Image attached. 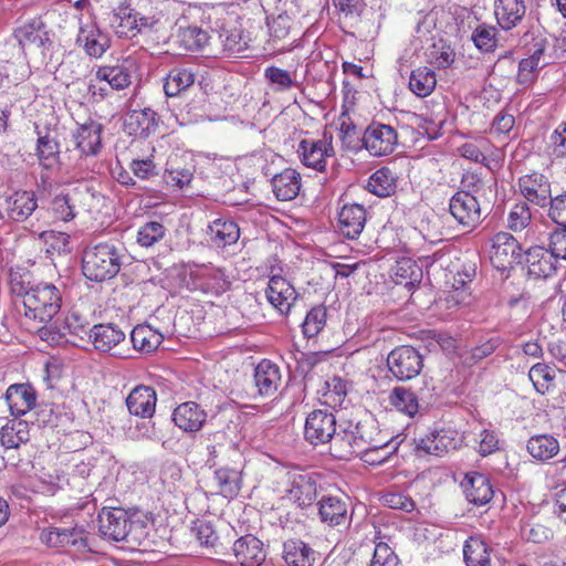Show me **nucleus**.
Masks as SVG:
<instances>
[{"label":"nucleus","mask_w":566,"mask_h":566,"mask_svg":"<svg viewBox=\"0 0 566 566\" xmlns=\"http://www.w3.org/2000/svg\"><path fill=\"white\" fill-rule=\"evenodd\" d=\"M97 521L101 536L109 541L140 546L148 539L149 524L138 517L134 518L124 509L104 507Z\"/></svg>","instance_id":"obj_1"},{"label":"nucleus","mask_w":566,"mask_h":566,"mask_svg":"<svg viewBox=\"0 0 566 566\" xmlns=\"http://www.w3.org/2000/svg\"><path fill=\"white\" fill-rule=\"evenodd\" d=\"M12 292L22 298L23 315L27 319L48 323L60 311L62 294L51 283H40L25 289L22 283H12Z\"/></svg>","instance_id":"obj_2"},{"label":"nucleus","mask_w":566,"mask_h":566,"mask_svg":"<svg viewBox=\"0 0 566 566\" xmlns=\"http://www.w3.org/2000/svg\"><path fill=\"white\" fill-rule=\"evenodd\" d=\"M376 433L377 424L373 419L361 420L352 430L345 431L342 437L335 438L331 449L338 459H349L355 455L360 457L369 464H381L388 459L389 452L378 459L370 457L369 444Z\"/></svg>","instance_id":"obj_3"},{"label":"nucleus","mask_w":566,"mask_h":566,"mask_svg":"<svg viewBox=\"0 0 566 566\" xmlns=\"http://www.w3.org/2000/svg\"><path fill=\"white\" fill-rule=\"evenodd\" d=\"M123 254L113 242L88 245L82 256V271L86 279L103 282L113 279L120 270Z\"/></svg>","instance_id":"obj_4"},{"label":"nucleus","mask_w":566,"mask_h":566,"mask_svg":"<svg viewBox=\"0 0 566 566\" xmlns=\"http://www.w3.org/2000/svg\"><path fill=\"white\" fill-rule=\"evenodd\" d=\"M91 329L88 318L74 307L67 312L63 321H55L41 332L45 340L56 343L64 340L77 345L78 340L90 337Z\"/></svg>","instance_id":"obj_5"},{"label":"nucleus","mask_w":566,"mask_h":566,"mask_svg":"<svg viewBox=\"0 0 566 566\" xmlns=\"http://www.w3.org/2000/svg\"><path fill=\"white\" fill-rule=\"evenodd\" d=\"M159 20L154 15H143L127 4H120L113 11L111 25L119 38L132 39L137 34L156 30Z\"/></svg>","instance_id":"obj_6"},{"label":"nucleus","mask_w":566,"mask_h":566,"mask_svg":"<svg viewBox=\"0 0 566 566\" xmlns=\"http://www.w3.org/2000/svg\"><path fill=\"white\" fill-rule=\"evenodd\" d=\"M462 442L463 437L458 430L446 427L436 429L419 439H415V451L419 457H443L460 448Z\"/></svg>","instance_id":"obj_7"},{"label":"nucleus","mask_w":566,"mask_h":566,"mask_svg":"<svg viewBox=\"0 0 566 566\" xmlns=\"http://www.w3.org/2000/svg\"><path fill=\"white\" fill-rule=\"evenodd\" d=\"M387 366L396 379L409 380L418 376L422 370L423 357L412 346H399L389 353Z\"/></svg>","instance_id":"obj_8"},{"label":"nucleus","mask_w":566,"mask_h":566,"mask_svg":"<svg viewBox=\"0 0 566 566\" xmlns=\"http://www.w3.org/2000/svg\"><path fill=\"white\" fill-rule=\"evenodd\" d=\"M297 154L306 167L317 171L325 170L327 158L335 156L332 133L324 130L319 139L307 138L301 140Z\"/></svg>","instance_id":"obj_9"},{"label":"nucleus","mask_w":566,"mask_h":566,"mask_svg":"<svg viewBox=\"0 0 566 566\" xmlns=\"http://www.w3.org/2000/svg\"><path fill=\"white\" fill-rule=\"evenodd\" d=\"M336 434V417L327 409H316L305 419L304 439L317 447L332 442Z\"/></svg>","instance_id":"obj_10"},{"label":"nucleus","mask_w":566,"mask_h":566,"mask_svg":"<svg viewBox=\"0 0 566 566\" xmlns=\"http://www.w3.org/2000/svg\"><path fill=\"white\" fill-rule=\"evenodd\" d=\"M397 144L398 134L390 125L373 122L364 130L361 148H365L371 156L390 155Z\"/></svg>","instance_id":"obj_11"},{"label":"nucleus","mask_w":566,"mask_h":566,"mask_svg":"<svg viewBox=\"0 0 566 566\" xmlns=\"http://www.w3.org/2000/svg\"><path fill=\"white\" fill-rule=\"evenodd\" d=\"M491 262L499 270L512 268L523 261L522 247L509 232H499L492 239Z\"/></svg>","instance_id":"obj_12"},{"label":"nucleus","mask_w":566,"mask_h":566,"mask_svg":"<svg viewBox=\"0 0 566 566\" xmlns=\"http://www.w3.org/2000/svg\"><path fill=\"white\" fill-rule=\"evenodd\" d=\"M75 43L90 57L99 59L109 49L111 40L91 18H81Z\"/></svg>","instance_id":"obj_13"},{"label":"nucleus","mask_w":566,"mask_h":566,"mask_svg":"<svg viewBox=\"0 0 566 566\" xmlns=\"http://www.w3.org/2000/svg\"><path fill=\"white\" fill-rule=\"evenodd\" d=\"M14 39L18 42L15 50L25 54L27 49H40L42 52L51 45L46 25L40 18L31 19L14 30Z\"/></svg>","instance_id":"obj_14"},{"label":"nucleus","mask_w":566,"mask_h":566,"mask_svg":"<svg viewBox=\"0 0 566 566\" xmlns=\"http://www.w3.org/2000/svg\"><path fill=\"white\" fill-rule=\"evenodd\" d=\"M452 217L464 228H475L481 220V208L476 198L469 191H458L449 202Z\"/></svg>","instance_id":"obj_15"},{"label":"nucleus","mask_w":566,"mask_h":566,"mask_svg":"<svg viewBox=\"0 0 566 566\" xmlns=\"http://www.w3.org/2000/svg\"><path fill=\"white\" fill-rule=\"evenodd\" d=\"M0 65L3 66L4 75L8 74L7 84L17 85L31 74L25 54L15 50V44L12 43H6L0 49Z\"/></svg>","instance_id":"obj_16"},{"label":"nucleus","mask_w":566,"mask_h":566,"mask_svg":"<svg viewBox=\"0 0 566 566\" xmlns=\"http://www.w3.org/2000/svg\"><path fill=\"white\" fill-rule=\"evenodd\" d=\"M265 294L270 304L282 315H287L297 300V293L293 285L279 275L270 279Z\"/></svg>","instance_id":"obj_17"},{"label":"nucleus","mask_w":566,"mask_h":566,"mask_svg":"<svg viewBox=\"0 0 566 566\" xmlns=\"http://www.w3.org/2000/svg\"><path fill=\"white\" fill-rule=\"evenodd\" d=\"M522 196L531 203L546 207L552 198L551 182L539 172L524 175L518 179Z\"/></svg>","instance_id":"obj_18"},{"label":"nucleus","mask_w":566,"mask_h":566,"mask_svg":"<svg viewBox=\"0 0 566 566\" xmlns=\"http://www.w3.org/2000/svg\"><path fill=\"white\" fill-rule=\"evenodd\" d=\"M82 192L78 189H62L52 195L46 210L54 221L69 222L76 217L77 201Z\"/></svg>","instance_id":"obj_19"},{"label":"nucleus","mask_w":566,"mask_h":566,"mask_svg":"<svg viewBox=\"0 0 566 566\" xmlns=\"http://www.w3.org/2000/svg\"><path fill=\"white\" fill-rule=\"evenodd\" d=\"M232 552L241 566H260L266 558L263 542L251 534L238 538L232 545Z\"/></svg>","instance_id":"obj_20"},{"label":"nucleus","mask_w":566,"mask_h":566,"mask_svg":"<svg viewBox=\"0 0 566 566\" xmlns=\"http://www.w3.org/2000/svg\"><path fill=\"white\" fill-rule=\"evenodd\" d=\"M135 62L126 59L115 65H102L95 72V78L99 83L107 85L115 91H120L132 84Z\"/></svg>","instance_id":"obj_21"},{"label":"nucleus","mask_w":566,"mask_h":566,"mask_svg":"<svg viewBox=\"0 0 566 566\" xmlns=\"http://www.w3.org/2000/svg\"><path fill=\"white\" fill-rule=\"evenodd\" d=\"M318 515L328 526L348 525L352 515L348 512V502L336 495H324L317 503Z\"/></svg>","instance_id":"obj_22"},{"label":"nucleus","mask_w":566,"mask_h":566,"mask_svg":"<svg viewBox=\"0 0 566 566\" xmlns=\"http://www.w3.org/2000/svg\"><path fill=\"white\" fill-rule=\"evenodd\" d=\"M2 208L8 219L23 222L38 208V200L34 192L20 190L7 196Z\"/></svg>","instance_id":"obj_23"},{"label":"nucleus","mask_w":566,"mask_h":566,"mask_svg":"<svg viewBox=\"0 0 566 566\" xmlns=\"http://www.w3.org/2000/svg\"><path fill=\"white\" fill-rule=\"evenodd\" d=\"M103 125L88 120L78 125L73 133L76 149L82 156H97L102 149Z\"/></svg>","instance_id":"obj_24"},{"label":"nucleus","mask_w":566,"mask_h":566,"mask_svg":"<svg viewBox=\"0 0 566 566\" xmlns=\"http://www.w3.org/2000/svg\"><path fill=\"white\" fill-rule=\"evenodd\" d=\"M525 259L528 275L535 280L549 277L556 272L558 260L551 248L532 247L526 251Z\"/></svg>","instance_id":"obj_25"},{"label":"nucleus","mask_w":566,"mask_h":566,"mask_svg":"<svg viewBox=\"0 0 566 566\" xmlns=\"http://www.w3.org/2000/svg\"><path fill=\"white\" fill-rule=\"evenodd\" d=\"M4 399L11 415L18 418L35 407L36 391L29 384H13L8 387Z\"/></svg>","instance_id":"obj_26"},{"label":"nucleus","mask_w":566,"mask_h":566,"mask_svg":"<svg viewBox=\"0 0 566 566\" xmlns=\"http://www.w3.org/2000/svg\"><path fill=\"white\" fill-rule=\"evenodd\" d=\"M157 394L150 386L139 385L126 398L128 412L139 418H151L156 410Z\"/></svg>","instance_id":"obj_27"},{"label":"nucleus","mask_w":566,"mask_h":566,"mask_svg":"<svg viewBox=\"0 0 566 566\" xmlns=\"http://www.w3.org/2000/svg\"><path fill=\"white\" fill-rule=\"evenodd\" d=\"M254 385L262 397H272L282 380L280 367L271 360H261L254 369Z\"/></svg>","instance_id":"obj_28"},{"label":"nucleus","mask_w":566,"mask_h":566,"mask_svg":"<svg viewBox=\"0 0 566 566\" xmlns=\"http://www.w3.org/2000/svg\"><path fill=\"white\" fill-rule=\"evenodd\" d=\"M206 419V411L195 401L180 403L172 412L175 424L185 432L199 431Z\"/></svg>","instance_id":"obj_29"},{"label":"nucleus","mask_w":566,"mask_h":566,"mask_svg":"<svg viewBox=\"0 0 566 566\" xmlns=\"http://www.w3.org/2000/svg\"><path fill=\"white\" fill-rule=\"evenodd\" d=\"M461 485L467 500L478 506L489 503L494 495L489 479L478 472L468 473Z\"/></svg>","instance_id":"obj_30"},{"label":"nucleus","mask_w":566,"mask_h":566,"mask_svg":"<svg viewBox=\"0 0 566 566\" xmlns=\"http://www.w3.org/2000/svg\"><path fill=\"white\" fill-rule=\"evenodd\" d=\"M38 139L35 147V156L40 166L45 169H54L60 164V144L53 132L46 130L42 133L39 126H35Z\"/></svg>","instance_id":"obj_31"},{"label":"nucleus","mask_w":566,"mask_h":566,"mask_svg":"<svg viewBox=\"0 0 566 566\" xmlns=\"http://www.w3.org/2000/svg\"><path fill=\"white\" fill-rule=\"evenodd\" d=\"M340 233L348 239H356L363 232L366 223V210L361 205L344 206L338 213Z\"/></svg>","instance_id":"obj_32"},{"label":"nucleus","mask_w":566,"mask_h":566,"mask_svg":"<svg viewBox=\"0 0 566 566\" xmlns=\"http://www.w3.org/2000/svg\"><path fill=\"white\" fill-rule=\"evenodd\" d=\"M526 13L525 0H495L494 14L499 25L509 31L517 27Z\"/></svg>","instance_id":"obj_33"},{"label":"nucleus","mask_w":566,"mask_h":566,"mask_svg":"<svg viewBox=\"0 0 566 566\" xmlns=\"http://www.w3.org/2000/svg\"><path fill=\"white\" fill-rule=\"evenodd\" d=\"M271 186L277 200H293L301 190V175L295 169L286 168L272 177Z\"/></svg>","instance_id":"obj_34"},{"label":"nucleus","mask_w":566,"mask_h":566,"mask_svg":"<svg viewBox=\"0 0 566 566\" xmlns=\"http://www.w3.org/2000/svg\"><path fill=\"white\" fill-rule=\"evenodd\" d=\"M129 135L148 137L157 127V114L151 108L130 111L125 118Z\"/></svg>","instance_id":"obj_35"},{"label":"nucleus","mask_w":566,"mask_h":566,"mask_svg":"<svg viewBox=\"0 0 566 566\" xmlns=\"http://www.w3.org/2000/svg\"><path fill=\"white\" fill-rule=\"evenodd\" d=\"M289 497L298 506L311 505L317 496V485L315 480L308 474H295L291 479Z\"/></svg>","instance_id":"obj_36"},{"label":"nucleus","mask_w":566,"mask_h":566,"mask_svg":"<svg viewBox=\"0 0 566 566\" xmlns=\"http://www.w3.org/2000/svg\"><path fill=\"white\" fill-rule=\"evenodd\" d=\"M210 241L218 248H224L238 242L240 229L234 221L218 218L208 227Z\"/></svg>","instance_id":"obj_37"},{"label":"nucleus","mask_w":566,"mask_h":566,"mask_svg":"<svg viewBox=\"0 0 566 566\" xmlns=\"http://www.w3.org/2000/svg\"><path fill=\"white\" fill-rule=\"evenodd\" d=\"M196 72L191 67L175 66L165 77L164 91L169 97L180 95L195 84Z\"/></svg>","instance_id":"obj_38"},{"label":"nucleus","mask_w":566,"mask_h":566,"mask_svg":"<svg viewBox=\"0 0 566 566\" xmlns=\"http://www.w3.org/2000/svg\"><path fill=\"white\" fill-rule=\"evenodd\" d=\"M90 339L99 352H109L125 339V333L113 324H99L93 326Z\"/></svg>","instance_id":"obj_39"},{"label":"nucleus","mask_w":566,"mask_h":566,"mask_svg":"<svg viewBox=\"0 0 566 566\" xmlns=\"http://www.w3.org/2000/svg\"><path fill=\"white\" fill-rule=\"evenodd\" d=\"M283 558L289 566H313L315 552L301 539H287L283 544Z\"/></svg>","instance_id":"obj_40"},{"label":"nucleus","mask_w":566,"mask_h":566,"mask_svg":"<svg viewBox=\"0 0 566 566\" xmlns=\"http://www.w3.org/2000/svg\"><path fill=\"white\" fill-rule=\"evenodd\" d=\"M130 340L136 350L151 353L163 343L164 335L149 324H139L133 328Z\"/></svg>","instance_id":"obj_41"},{"label":"nucleus","mask_w":566,"mask_h":566,"mask_svg":"<svg viewBox=\"0 0 566 566\" xmlns=\"http://www.w3.org/2000/svg\"><path fill=\"white\" fill-rule=\"evenodd\" d=\"M397 179V175L390 168L381 167L369 177L367 189L377 197H389L396 191Z\"/></svg>","instance_id":"obj_42"},{"label":"nucleus","mask_w":566,"mask_h":566,"mask_svg":"<svg viewBox=\"0 0 566 566\" xmlns=\"http://www.w3.org/2000/svg\"><path fill=\"white\" fill-rule=\"evenodd\" d=\"M30 439L29 424L23 420H11L0 430L1 444L7 449H18Z\"/></svg>","instance_id":"obj_43"},{"label":"nucleus","mask_w":566,"mask_h":566,"mask_svg":"<svg viewBox=\"0 0 566 566\" xmlns=\"http://www.w3.org/2000/svg\"><path fill=\"white\" fill-rule=\"evenodd\" d=\"M437 85V76L434 71L427 66H420L413 70L409 77L410 91L419 96H429Z\"/></svg>","instance_id":"obj_44"},{"label":"nucleus","mask_w":566,"mask_h":566,"mask_svg":"<svg viewBox=\"0 0 566 566\" xmlns=\"http://www.w3.org/2000/svg\"><path fill=\"white\" fill-rule=\"evenodd\" d=\"M527 451L534 459L546 461L558 453L559 443L553 436L538 434L528 440Z\"/></svg>","instance_id":"obj_45"},{"label":"nucleus","mask_w":566,"mask_h":566,"mask_svg":"<svg viewBox=\"0 0 566 566\" xmlns=\"http://www.w3.org/2000/svg\"><path fill=\"white\" fill-rule=\"evenodd\" d=\"M463 556L467 566H489L490 552L483 539L471 536L463 546Z\"/></svg>","instance_id":"obj_46"},{"label":"nucleus","mask_w":566,"mask_h":566,"mask_svg":"<svg viewBox=\"0 0 566 566\" xmlns=\"http://www.w3.org/2000/svg\"><path fill=\"white\" fill-rule=\"evenodd\" d=\"M213 480L219 492L226 497H233L240 491L241 473L235 469H218L214 471Z\"/></svg>","instance_id":"obj_47"},{"label":"nucleus","mask_w":566,"mask_h":566,"mask_svg":"<svg viewBox=\"0 0 566 566\" xmlns=\"http://www.w3.org/2000/svg\"><path fill=\"white\" fill-rule=\"evenodd\" d=\"M391 405L400 412L413 417L419 411L418 396L409 388L396 387L390 394Z\"/></svg>","instance_id":"obj_48"},{"label":"nucleus","mask_w":566,"mask_h":566,"mask_svg":"<svg viewBox=\"0 0 566 566\" xmlns=\"http://www.w3.org/2000/svg\"><path fill=\"white\" fill-rule=\"evenodd\" d=\"M343 145L353 151L361 149L363 136L347 113H342L337 119Z\"/></svg>","instance_id":"obj_49"},{"label":"nucleus","mask_w":566,"mask_h":566,"mask_svg":"<svg viewBox=\"0 0 566 566\" xmlns=\"http://www.w3.org/2000/svg\"><path fill=\"white\" fill-rule=\"evenodd\" d=\"M395 282L405 286H412L422 277L421 268L411 259L403 258L394 269Z\"/></svg>","instance_id":"obj_50"},{"label":"nucleus","mask_w":566,"mask_h":566,"mask_svg":"<svg viewBox=\"0 0 566 566\" xmlns=\"http://www.w3.org/2000/svg\"><path fill=\"white\" fill-rule=\"evenodd\" d=\"M492 148V143L485 137H479L473 140L465 142L458 148L461 157L474 163L485 164V154Z\"/></svg>","instance_id":"obj_51"},{"label":"nucleus","mask_w":566,"mask_h":566,"mask_svg":"<svg viewBox=\"0 0 566 566\" xmlns=\"http://www.w3.org/2000/svg\"><path fill=\"white\" fill-rule=\"evenodd\" d=\"M167 233L166 227L158 221H148L139 227L136 242L143 248H153L160 242Z\"/></svg>","instance_id":"obj_52"},{"label":"nucleus","mask_w":566,"mask_h":566,"mask_svg":"<svg viewBox=\"0 0 566 566\" xmlns=\"http://www.w3.org/2000/svg\"><path fill=\"white\" fill-rule=\"evenodd\" d=\"M327 321V308L323 305L310 310L302 324V331L305 337L317 336L325 327Z\"/></svg>","instance_id":"obj_53"},{"label":"nucleus","mask_w":566,"mask_h":566,"mask_svg":"<svg viewBox=\"0 0 566 566\" xmlns=\"http://www.w3.org/2000/svg\"><path fill=\"white\" fill-rule=\"evenodd\" d=\"M452 287L454 290H464L468 283H471L476 275V256H464L460 263L454 265Z\"/></svg>","instance_id":"obj_54"},{"label":"nucleus","mask_w":566,"mask_h":566,"mask_svg":"<svg viewBox=\"0 0 566 566\" xmlns=\"http://www.w3.org/2000/svg\"><path fill=\"white\" fill-rule=\"evenodd\" d=\"M499 31L495 27L479 24L472 32L471 39L475 48L482 52H493L497 44Z\"/></svg>","instance_id":"obj_55"},{"label":"nucleus","mask_w":566,"mask_h":566,"mask_svg":"<svg viewBox=\"0 0 566 566\" xmlns=\"http://www.w3.org/2000/svg\"><path fill=\"white\" fill-rule=\"evenodd\" d=\"M528 377L536 391L544 395L555 379V371L549 366L538 363L531 367Z\"/></svg>","instance_id":"obj_56"},{"label":"nucleus","mask_w":566,"mask_h":566,"mask_svg":"<svg viewBox=\"0 0 566 566\" xmlns=\"http://www.w3.org/2000/svg\"><path fill=\"white\" fill-rule=\"evenodd\" d=\"M74 530L54 527L45 530L41 533V539L48 546L59 547L66 545H75L77 538Z\"/></svg>","instance_id":"obj_57"},{"label":"nucleus","mask_w":566,"mask_h":566,"mask_svg":"<svg viewBox=\"0 0 566 566\" xmlns=\"http://www.w3.org/2000/svg\"><path fill=\"white\" fill-rule=\"evenodd\" d=\"M219 40L222 44L223 52L228 55H235L242 53L248 48V41L242 34L241 30H223L219 34Z\"/></svg>","instance_id":"obj_58"},{"label":"nucleus","mask_w":566,"mask_h":566,"mask_svg":"<svg viewBox=\"0 0 566 566\" xmlns=\"http://www.w3.org/2000/svg\"><path fill=\"white\" fill-rule=\"evenodd\" d=\"M191 532L201 546L214 548L218 544V535L211 522L197 520L192 523Z\"/></svg>","instance_id":"obj_59"},{"label":"nucleus","mask_w":566,"mask_h":566,"mask_svg":"<svg viewBox=\"0 0 566 566\" xmlns=\"http://www.w3.org/2000/svg\"><path fill=\"white\" fill-rule=\"evenodd\" d=\"M268 28L270 41L276 43L285 40L292 28V20L287 14H279L272 19H268Z\"/></svg>","instance_id":"obj_60"},{"label":"nucleus","mask_w":566,"mask_h":566,"mask_svg":"<svg viewBox=\"0 0 566 566\" xmlns=\"http://www.w3.org/2000/svg\"><path fill=\"white\" fill-rule=\"evenodd\" d=\"M532 220V213L526 202H518L511 209L507 218L509 228L513 231L525 229Z\"/></svg>","instance_id":"obj_61"},{"label":"nucleus","mask_w":566,"mask_h":566,"mask_svg":"<svg viewBox=\"0 0 566 566\" xmlns=\"http://www.w3.org/2000/svg\"><path fill=\"white\" fill-rule=\"evenodd\" d=\"M347 394L346 382L339 377H333L326 381V391L324 397L328 405H342Z\"/></svg>","instance_id":"obj_62"},{"label":"nucleus","mask_w":566,"mask_h":566,"mask_svg":"<svg viewBox=\"0 0 566 566\" xmlns=\"http://www.w3.org/2000/svg\"><path fill=\"white\" fill-rule=\"evenodd\" d=\"M370 566H399V559L386 543L380 542L375 546Z\"/></svg>","instance_id":"obj_63"},{"label":"nucleus","mask_w":566,"mask_h":566,"mask_svg":"<svg viewBox=\"0 0 566 566\" xmlns=\"http://www.w3.org/2000/svg\"><path fill=\"white\" fill-rule=\"evenodd\" d=\"M549 205V218L558 226L566 229V193L559 195L555 198H551Z\"/></svg>","instance_id":"obj_64"}]
</instances>
